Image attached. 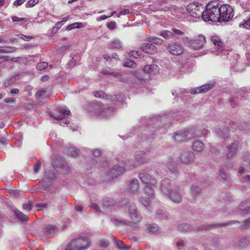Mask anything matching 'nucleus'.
Listing matches in <instances>:
<instances>
[{
	"instance_id": "nucleus-63",
	"label": "nucleus",
	"mask_w": 250,
	"mask_h": 250,
	"mask_svg": "<svg viewBox=\"0 0 250 250\" xmlns=\"http://www.w3.org/2000/svg\"><path fill=\"white\" fill-rule=\"evenodd\" d=\"M90 207L92 208L95 209V210L100 211V208L97 204L95 203H91L90 205Z\"/></svg>"
},
{
	"instance_id": "nucleus-21",
	"label": "nucleus",
	"mask_w": 250,
	"mask_h": 250,
	"mask_svg": "<svg viewBox=\"0 0 250 250\" xmlns=\"http://www.w3.org/2000/svg\"><path fill=\"white\" fill-rule=\"evenodd\" d=\"M250 212V199L246 202H242L239 205L238 212L240 214H247Z\"/></svg>"
},
{
	"instance_id": "nucleus-10",
	"label": "nucleus",
	"mask_w": 250,
	"mask_h": 250,
	"mask_svg": "<svg viewBox=\"0 0 250 250\" xmlns=\"http://www.w3.org/2000/svg\"><path fill=\"white\" fill-rule=\"evenodd\" d=\"M103 106L99 103H94L91 104L88 107V110L91 115L97 117H105V114L102 112Z\"/></svg>"
},
{
	"instance_id": "nucleus-39",
	"label": "nucleus",
	"mask_w": 250,
	"mask_h": 250,
	"mask_svg": "<svg viewBox=\"0 0 250 250\" xmlns=\"http://www.w3.org/2000/svg\"><path fill=\"white\" fill-rule=\"evenodd\" d=\"M136 63L130 60H127L124 63V66L125 67L134 68L136 67Z\"/></svg>"
},
{
	"instance_id": "nucleus-58",
	"label": "nucleus",
	"mask_w": 250,
	"mask_h": 250,
	"mask_svg": "<svg viewBox=\"0 0 250 250\" xmlns=\"http://www.w3.org/2000/svg\"><path fill=\"white\" fill-rule=\"evenodd\" d=\"M41 167L40 163L38 162L34 167V170L35 173H38Z\"/></svg>"
},
{
	"instance_id": "nucleus-31",
	"label": "nucleus",
	"mask_w": 250,
	"mask_h": 250,
	"mask_svg": "<svg viewBox=\"0 0 250 250\" xmlns=\"http://www.w3.org/2000/svg\"><path fill=\"white\" fill-rule=\"evenodd\" d=\"M116 245L118 249L120 250H128L130 248V246H125L124 243L121 240L116 241Z\"/></svg>"
},
{
	"instance_id": "nucleus-38",
	"label": "nucleus",
	"mask_w": 250,
	"mask_h": 250,
	"mask_svg": "<svg viewBox=\"0 0 250 250\" xmlns=\"http://www.w3.org/2000/svg\"><path fill=\"white\" fill-rule=\"evenodd\" d=\"M15 213L17 217L21 220L25 221L28 219L27 216L24 214L22 212L19 210L15 211Z\"/></svg>"
},
{
	"instance_id": "nucleus-60",
	"label": "nucleus",
	"mask_w": 250,
	"mask_h": 250,
	"mask_svg": "<svg viewBox=\"0 0 250 250\" xmlns=\"http://www.w3.org/2000/svg\"><path fill=\"white\" fill-rule=\"evenodd\" d=\"M12 20L13 22H19V21H23L24 20L22 18H20L16 16H14L12 17Z\"/></svg>"
},
{
	"instance_id": "nucleus-54",
	"label": "nucleus",
	"mask_w": 250,
	"mask_h": 250,
	"mask_svg": "<svg viewBox=\"0 0 250 250\" xmlns=\"http://www.w3.org/2000/svg\"><path fill=\"white\" fill-rule=\"evenodd\" d=\"M212 226H213L214 227H220L222 226L220 224H215V225H210L208 226H205L204 228H202L201 229L202 230H208L210 229Z\"/></svg>"
},
{
	"instance_id": "nucleus-4",
	"label": "nucleus",
	"mask_w": 250,
	"mask_h": 250,
	"mask_svg": "<svg viewBox=\"0 0 250 250\" xmlns=\"http://www.w3.org/2000/svg\"><path fill=\"white\" fill-rule=\"evenodd\" d=\"M125 208H127L129 212L130 220L127 221L128 225L133 226V224H137L142 221V217L137 210L136 205L133 204L127 203Z\"/></svg>"
},
{
	"instance_id": "nucleus-16",
	"label": "nucleus",
	"mask_w": 250,
	"mask_h": 250,
	"mask_svg": "<svg viewBox=\"0 0 250 250\" xmlns=\"http://www.w3.org/2000/svg\"><path fill=\"white\" fill-rule=\"evenodd\" d=\"M94 96L97 98H103L110 99L112 101H120V99L121 98L120 95H114L113 96H108L106 93L102 91L94 92Z\"/></svg>"
},
{
	"instance_id": "nucleus-6",
	"label": "nucleus",
	"mask_w": 250,
	"mask_h": 250,
	"mask_svg": "<svg viewBox=\"0 0 250 250\" xmlns=\"http://www.w3.org/2000/svg\"><path fill=\"white\" fill-rule=\"evenodd\" d=\"M219 12L220 13L219 22L228 21L231 19L234 16L233 9L229 5H222L220 7L219 6Z\"/></svg>"
},
{
	"instance_id": "nucleus-55",
	"label": "nucleus",
	"mask_w": 250,
	"mask_h": 250,
	"mask_svg": "<svg viewBox=\"0 0 250 250\" xmlns=\"http://www.w3.org/2000/svg\"><path fill=\"white\" fill-rule=\"evenodd\" d=\"M39 2V0H29L27 4L29 7H33Z\"/></svg>"
},
{
	"instance_id": "nucleus-19",
	"label": "nucleus",
	"mask_w": 250,
	"mask_h": 250,
	"mask_svg": "<svg viewBox=\"0 0 250 250\" xmlns=\"http://www.w3.org/2000/svg\"><path fill=\"white\" fill-rule=\"evenodd\" d=\"M211 42L215 45L218 51H222L224 48V42L221 38L217 35H212L210 38Z\"/></svg>"
},
{
	"instance_id": "nucleus-45",
	"label": "nucleus",
	"mask_w": 250,
	"mask_h": 250,
	"mask_svg": "<svg viewBox=\"0 0 250 250\" xmlns=\"http://www.w3.org/2000/svg\"><path fill=\"white\" fill-rule=\"evenodd\" d=\"M16 101V99L14 97L6 98L4 99L5 103L7 104L15 103Z\"/></svg>"
},
{
	"instance_id": "nucleus-56",
	"label": "nucleus",
	"mask_w": 250,
	"mask_h": 250,
	"mask_svg": "<svg viewBox=\"0 0 250 250\" xmlns=\"http://www.w3.org/2000/svg\"><path fill=\"white\" fill-rule=\"evenodd\" d=\"M25 0H16L14 1L13 4L15 6H19L22 4Z\"/></svg>"
},
{
	"instance_id": "nucleus-40",
	"label": "nucleus",
	"mask_w": 250,
	"mask_h": 250,
	"mask_svg": "<svg viewBox=\"0 0 250 250\" xmlns=\"http://www.w3.org/2000/svg\"><path fill=\"white\" fill-rule=\"evenodd\" d=\"M110 46L112 48H119L121 47V43L119 40H114L111 42Z\"/></svg>"
},
{
	"instance_id": "nucleus-26",
	"label": "nucleus",
	"mask_w": 250,
	"mask_h": 250,
	"mask_svg": "<svg viewBox=\"0 0 250 250\" xmlns=\"http://www.w3.org/2000/svg\"><path fill=\"white\" fill-rule=\"evenodd\" d=\"M250 244V238L249 237H242L239 240V246L242 248H246Z\"/></svg>"
},
{
	"instance_id": "nucleus-14",
	"label": "nucleus",
	"mask_w": 250,
	"mask_h": 250,
	"mask_svg": "<svg viewBox=\"0 0 250 250\" xmlns=\"http://www.w3.org/2000/svg\"><path fill=\"white\" fill-rule=\"evenodd\" d=\"M184 33L178 29H173L172 31L163 30L162 31L160 35L165 39L168 40L173 38L176 35H183Z\"/></svg>"
},
{
	"instance_id": "nucleus-48",
	"label": "nucleus",
	"mask_w": 250,
	"mask_h": 250,
	"mask_svg": "<svg viewBox=\"0 0 250 250\" xmlns=\"http://www.w3.org/2000/svg\"><path fill=\"white\" fill-rule=\"evenodd\" d=\"M46 93V91L43 89H41L36 93V97L38 98H40L42 96L44 95Z\"/></svg>"
},
{
	"instance_id": "nucleus-9",
	"label": "nucleus",
	"mask_w": 250,
	"mask_h": 250,
	"mask_svg": "<svg viewBox=\"0 0 250 250\" xmlns=\"http://www.w3.org/2000/svg\"><path fill=\"white\" fill-rule=\"evenodd\" d=\"M79 250H86L91 245V240L88 237H80L73 239Z\"/></svg>"
},
{
	"instance_id": "nucleus-64",
	"label": "nucleus",
	"mask_w": 250,
	"mask_h": 250,
	"mask_svg": "<svg viewBox=\"0 0 250 250\" xmlns=\"http://www.w3.org/2000/svg\"><path fill=\"white\" fill-rule=\"evenodd\" d=\"M19 89L18 88H13L11 90L10 93L12 95H16L19 93Z\"/></svg>"
},
{
	"instance_id": "nucleus-52",
	"label": "nucleus",
	"mask_w": 250,
	"mask_h": 250,
	"mask_svg": "<svg viewBox=\"0 0 250 250\" xmlns=\"http://www.w3.org/2000/svg\"><path fill=\"white\" fill-rule=\"evenodd\" d=\"M130 13L128 9H124L121 11L118 15V17H120L121 15H125Z\"/></svg>"
},
{
	"instance_id": "nucleus-24",
	"label": "nucleus",
	"mask_w": 250,
	"mask_h": 250,
	"mask_svg": "<svg viewBox=\"0 0 250 250\" xmlns=\"http://www.w3.org/2000/svg\"><path fill=\"white\" fill-rule=\"evenodd\" d=\"M139 187V184L137 179H134L130 181L128 189L130 191L134 193L137 191Z\"/></svg>"
},
{
	"instance_id": "nucleus-37",
	"label": "nucleus",
	"mask_w": 250,
	"mask_h": 250,
	"mask_svg": "<svg viewBox=\"0 0 250 250\" xmlns=\"http://www.w3.org/2000/svg\"><path fill=\"white\" fill-rule=\"evenodd\" d=\"M103 114H104L106 115L105 117H100L102 118H106L108 116H110L113 114V110L111 108H105L103 107L102 112Z\"/></svg>"
},
{
	"instance_id": "nucleus-11",
	"label": "nucleus",
	"mask_w": 250,
	"mask_h": 250,
	"mask_svg": "<svg viewBox=\"0 0 250 250\" xmlns=\"http://www.w3.org/2000/svg\"><path fill=\"white\" fill-rule=\"evenodd\" d=\"M195 160L194 153L191 151H183L180 156L181 162L186 165L192 164Z\"/></svg>"
},
{
	"instance_id": "nucleus-18",
	"label": "nucleus",
	"mask_w": 250,
	"mask_h": 250,
	"mask_svg": "<svg viewBox=\"0 0 250 250\" xmlns=\"http://www.w3.org/2000/svg\"><path fill=\"white\" fill-rule=\"evenodd\" d=\"M139 178L142 181L146 184L149 185H154L156 183V180L148 173L142 172L139 174Z\"/></svg>"
},
{
	"instance_id": "nucleus-49",
	"label": "nucleus",
	"mask_w": 250,
	"mask_h": 250,
	"mask_svg": "<svg viewBox=\"0 0 250 250\" xmlns=\"http://www.w3.org/2000/svg\"><path fill=\"white\" fill-rule=\"evenodd\" d=\"M109 245V243L105 240H102L100 241V245L101 247L106 248Z\"/></svg>"
},
{
	"instance_id": "nucleus-57",
	"label": "nucleus",
	"mask_w": 250,
	"mask_h": 250,
	"mask_svg": "<svg viewBox=\"0 0 250 250\" xmlns=\"http://www.w3.org/2000/svg\"><path fill=\"white\" fill-rule=\"evenodd\" d=\"M116 23L114 21H111L107 24V27L110 29H114L116 28Z\"/></svg>"
},
{
	"instance_id": "nucleus-1",
	"label": "nucleus",
	"mask_w": 250,
	"mask_h": 250,
	"mask_svg": "<svg viewBox=\"0 0 250 250\" xmlns=\"http://www.w3.org/2000/svg\"><path fill=\"white\" fill-rule=\"evenodd\" d=\"M135 164L132 165L130 161L125 162V167H120L118 165H115L110 172L108 174L109 178L113 179L118 175L122 174L126 169H132L135 167L147 162L149 158L144 152L141 151L135 154Z\"/></svg>"
},
{
	"instance_id": "nucleus-51",
	"label": "nucleus",
	"mask_w": 250,
	"mask_h": 250,
	"mask_svg": "<svg viewBox=\"0 0 250 250\" xmlns=\"http://www.w3.org/2000/svg\"><path fill=\"white\" fill-rule=\"evenodd\" d=\"M36 207L40 209H43L47 207V204L44 203H38L36 205Z\"/></svg>"
},
{
	"instance_id": "nucleus-25",
	"label": "nucleus",
	"mask_w": 250,
	"mask_h": 250,
	"mask_svg": "<svg viewBox=\"0 0 250 250\" xmlns=\"http://www.w3.org/2000/svg\"><path fill=\"white\" fill-rule=\"evenodd\" d=\"M204 145L199 140L194 141L192 145V149L195 151H200L203 149Z\"/></svg>"
},
{
	"instance_id": "nucleus-44",
	"label": "nucleus",
	"mask_w": 250,
	"mask_h": 250,
	"mask_svg": "<svg viewBox=\"0 0 250 250\" xmlns=\"http://www.w3.org/2000/svg\"><path fill=\"white\" fill-rule=\"evenodd\" d=\"M179 229L181 231H188L189 229V225L188 224H183L179 226Z\"/></svg>"
},
{
	"instance_id": "nucleus-30",
	"label": "nucleus",
	"mask_w": 250,
	"mask_h": 250,
	"mask_svg": "<svg viewBox=\"0 0 250 250\" xmlns=\"http://www.w3.org/2000/svg\"><path fill=\"white\" fill-rule=\"evenodd\" d=\"M67 154L70 156L75 157L79 153V150L74 146H71L67 150Z\"/></svg>"
},
{
	"instance_id": "nucleus-15",
	"label": "nucleus",
	"mask_w": 250,
	"mask_h": 250,
	"mask_svg": "<svg viewBox=\"0 0 250 250\" xmlns=\"http://www.w3.org/2000/svg\"><path fill=\"white\" fill-rule=\"evenodd\" d=\"M144 71L150 77H152L158 73L159 68L158 66L155 64L147 65L144 67Z\"/></svg>"
},
{
	"instance_id": "nucleus-13",
	"label": "nucleus",
	"mask_w": 250,
	"mask_h": 250,
	"mask_svg": "<svg viewBox=\"0 0 250 250\" xmlns=\"http://www.w3.org/2000/svg\"><path fill=\"white\" fill-rule=\"evenodd\" d=\"M167 49L169 52L173 55L179 56L184 52V48L182 45L176 42H173L168 45Z\"/></svg>"
},
{
	"instance_id": "nucleus-20",
	"label": "nucleus",
	"mask_w": 250,
	"mask_h": 250,
	"mask_svg": "<svg viewBox=\"0 0 250 250\" xmlns=\"http://www.w3.org/2000/svg\"><path fill=\"white\" fill-rule=\"evenodd\" d=\"M213 84H206L200 87L190 90V93L193 94L204 93L208 91L213 87Z\"/></svg>"
},
{
	"instance_id": "nucleus-17",
	"label": "nucleus",
	"mask_w": 250,
	"mask_h": 250,
	"mask_svg": "<svg viewBox=\"0 0 250 250\" xmlns=\"http://www.w3.org/2000/svg\"><path fill=\"white\" fill-rule=\"evenodd\" d=\"M141 50L147 53L153 54L157 52V48L153 44L150 43H144L141 47Z\"/></svg>"
},
{
	"instance_id": "nucleus-43",
	"label": "nucleus",
	"mask_w": 250,
	"mask_h": 250,
	"mask_svg": "<svg viewBox=\"0 0 250 250\" xmlns=\"http://www.w3.org/2000/svg\"><path fill=\"white\" fill-rule=\"evenodd\" d=\"M242 229H247L250 228V218L245 220L244 224L241 226Z\"/></svg>"
},
{
	"instance_id": "nucleus-59",
	"label": "nucleus",
	"mask_w": 250,
	"mask_h": 250,
	"mask_svg": "<svg viewBox=\"0 0 250 250\" xmlns=\"http://www.w3.org/2000/svg\"><path fill=\"white\" fill-rule=\"evenodd\" d=\"M19 37L24 41H29L32 38L31 36H27L22 34L20 35Z\"/></svg>"
},
{
	"instance_id": "nucleus-28",
	"label": "nucleus",
	"mask_w": 250,
	"mask_h": 250,
	"mask_svg": "<svg viewBox=\"0 0 250 250\" xmlns=\"http://www.w3.org/2000/svg\"><path fill=\"white\" fill-rule=\"evenodd\" d=\"M217 135L223 138H226L229 136V130L227 127L223 128L222 130L216 131Z\"/></svg>"
},
{
	"instance_id": "nucleus-2",
	"label": "nucleus",
	"mask_w": 250,
	"mask_h": 250,
	"mask_svg": "<svg viewBox=\"0 0 250 250\" xmlns=\"http://www.w3.org/2000/svg\"><path fill=\"white\" fill-rule=\"evenodd\" d=\"M219 6L214 2L208 3L206 6L202 15V19L206 21H218L220 20Z\"/></svg>"
},
{
	"instance_id": "nucleus-8",
	"label": "nucleus",
	"mask_w": 250,
	"mask_h": 250,
	"mask_svg": "<svg viewBox=\"0 0 250 250\" xmlns=\"http://www.w3.org/2000/svg\"><path fill=\"white\" fill-rule=\"evenodd\" d=\"M205 42V36L200 35L195 37L194 39L190 40L188 42V44L194 49L199 50L202 48Z\"/></svg>"
},
{
	"instance_id": "nucleus-50",
	"label": "nucleus",
	"mask_w": 250,
	"mask_h": 250,
	"mask_svg": "<svg viewBox=\"0 0 250 250\" xmlns=\"http://www.w3.org/2000/svg\"><path fill=\"white\" fill-rule=\"evenodd\" d=\"M129 55L135 58H137L140 56L139 52L136 51H132L129 52Z\"/></svg>"
},
{
	"instance_id": "nucleus-12",
	"label": "nucleus",
	"mask_w": 250,
	"mask_h": 250,
	"mask_svg": "<svg viewBox=\"0 0 250 250\" xmlns=\"http://www.w3.org/2000/svg\"><path fill=\"white\" fill-rule=\"evenodd\" d=\"M193 130H186L182 132H177L175 134L174 139L176 141L182 142L186 139H188L192 138Z\"/></svg>"
},
{
	"instance_id": "nucleus-41",
	"label": "nucleus",
	"mask_w": 250,
	"mask_h": 250,
	"mask_svg": "<svg viewBox=\"0 0 250 250\" xmlns=\"http://www.w3.org/2000/svg\"><path fill=\"white\" fill-rule=\"evenodd\" d=\"M113 204L112 200L109 198H105L103 200V205L104 207H108Z\"/></svg>"
},
{
	"instance_id": "nucleus-62",
	"label": "nucleus",
	"mask_w": 250,
	"mask_h": 250,
	"mask_svg": "<svg viewBox=\"0 0 250 250\" xmlns=\"http://www.w3.org/2000/svg\"><path fill=\"white\" fill-rule=\"evenodd\" d=\"M93 153L95 157H98L101 155V152L99 149H96L93 151Z\"/></svg>"
},
{
	"instance_id": "nucleus-42",
	"label": "nucleus",
	"mask_w": 250,
	"mask_h": 250,
	"mask_svg": "<svg viewBox=\"0 0 250 250\" xmlns=\"http://www.w3.org/2000/svg\"><path fill=\"white\" fill-rule=\"evenodd\" d=\"M48 66V63L46 62H42L39 63L37 65V69L38 70L41 71Z\"/></svg>"
},
{
	"instance_id": "nucleus-36",
	"label": "nucleus",
	"mask_w": 250,
	"mask_h": 250,
	"mask_svg": "<svg viewBox=\"0 0 250 250\" xmlns=\"http://www.w3.org/2000/svg\"><path fill=\"white\" fill-rule=\"evenodd\" d=\"M16 51V48L12 46L1 47V53H10Z\"/></svg>"
},
{
	"instance_id": "nucleus-47",
	"label": "nucleus",
	"mask_w": 250,
	"mask_h": 250,
	"mask_svg": "<svg viewBox=\"0 0 250 250\" xmlns=\"http://www.w3.org/2000/svg\"><path fill=\"white\" fill-rule=\"evenodd\" d=\"M219 176L220 178L223 180H225L227 178V174L224 172L223 170L222 169H219Z\"/></svg>"
},
{
	"instance_id": "nucleus-32",
	"label": "nucleus",
	"mask_w": 250,
	"mask_h": 250,
	"mask_svg": "<svg viewBox=\"0 0 250 250\" xmlns=\"http://www.w3.org/2000/svg\"><path fill=\"white\" fill-rule=\"evenodd\" d=\"M144 191L145 194L149 196L150 197H153L154 194L153 189L148 186H146L144 188Z\"/></svg>"
},
{
	"instance_id": "nucleus-7",
	"label": "nucleus",
	"mask_w": 250,
	"mask_h": 250,
	"mask_svg": "<svg viewBox=\"0 0 250 250\" xmlns=\"http://www.w3.org/2000/svg\"><path fill=\"white\" fill-rule=\"evenodd\" d=\"M70 111L64 107H58L54 113L50 114L51 117L57 120H61L70 115Z\"/></svg>"
},
{
	"instance_id": "nucleus-61",
	"label": "nucleus",
	"mask_w": 250,
	"mask_h": 250,
	"mask_svg": "<svg viewBox=\"0 0 250 250\" xmlns=\"http://www.w3.org/2000/svg\"><path fill=\"white\" fill-rule=\"evenodd\" d=\"M8 42V40L6 39L5 36H0V43H6Z\"/></svg>"
},
{
	"instance_id": "nucleus-35",
	"label": "nucleus",
	"mask_w": 250,
	"mask_h": 250,
	"mask_svg": "<svg viewBox=\"0 0 250 250\" xmlns=\"http://www.w3.org/2000/svg\"><path fill=\"white\" fill-rule=\"evenodd\" d=\"M65 250H79L74 240H72L66 246Z\"/></svg>"
},
{
	"instance_id": "nucleus-23",
	"label": "nucleus",
	"mask_w": 250,
	"mask_h": 250,
	"mask_svg": "<svg viewBox=\"0 0 250 250\" xmlns=\"http://www.w3.org/2000/svg\"><path fill=\"white\" fill-rule=\"evenodd\" d=\"M238 146L236 143H233L228 147L227 157L228 158H231L235 153L237 149Z\"/></svg>"
},
{
	"instance_id": "nucleus-27",
	"label": "nucleus",
	"mask_w": 250,
	"mask_h": 250,
	"mask_svg": "<svg viewBox=\"0 0 250 250\" xmlns=\"http://www.w3.org/2000/svg\"><path fill=\"white\" fill-rule=\"evenodd\" d=\"M83 23L81 22H74L72 24L68 25L66 27V30L70 31L74 29H80L83 27Z\"/></svg>"
},
{
	"instance_id": "nucleus-53",
	"label": "nucleus",
	"mask_w": 250,
	"mask_h": 250,
	"mask_svg": "<svg viewBox=\"0 0 250 250\" xmlns=\"http://www.w3.org/2000/svg\"><path fill=\"white\" fill-rule=\"evenodd\" d=\"M23 208L24 209L27 211H30L32 209V204L30 203L28 204H24L23 205Z\"/></svg>"
},
{
	"instance_id": "nucleus-3",
	"label": "nucleus",
	"mask_w": 250,
	"mask_h": 250,
	"mask_svg": "<svg viewBox=\"0 0 250 250\" xmlns=\"http://www.w3.org/2000/svg\"><path fill=\"white\" fill-rule=\"evenodd\" d=\"M170 181L168 179L163 180L161 184V190L165 195L175 203H180L182 201L180 194L177 191H170L169 188Z\"/></svg>"
},
{
	"instance_id": "nucleus-33",
	"label": "nucleus",
	"mask_w": 250,
	"mask_h": 250,
	"mask_svg": "<svg viewBox=\"0 0 250 250\" xmlns=\"http://www.w3.org/2000/svg\"><path fill=\"white\" fill-rule=\"evenodd\" d=\"M147 229L149 232L152 233H156L159 231V227L156 224L149 225L147 227Z\"/></svg>"
},
{
	"instance_id": "nucleus-29",
	"label": "nucleus",
	"mask_w": 250,
	"mask_h": 250,
	"mask_svg": "<svg viewBox=\"0 0 250 250\" xmlns=\"http://www.w3.org/2000/svg\"><path fill=\"white\" fill-rule=\"evenodd\" d=\"M193 131V136H192V137H201L203 135H207L208 134V131L206 129H204L202 132L200 131V130H194V129H192Z\"/></svg>"
},
{
	"instance_id": "nucleus-34",
	"label": "nucleus",
	"mask_w": 250,
	"mask_h": 250,
	"mask_svg": "<svg viewBox=\"0 0 250 250\" xmlns=\"http://www.w3.org/2000/svg\"><path fill=\"white\" fill-rule=\"evenodd\" d=\"M149 41L152 44H155L157 45H160L163 43V40L156 37H152L149 38Z\"/></svg>"
},
{
	"instance_id": "nucleus-5",
	"label": "nucleus",
	"mask_w": 250,
	"mask_h": 250,
	"mask_svg": "<svg viewBox=\"0 0 250 250\" xmlns=\"http://www.w3.org/2000/svg\"><path fill=\"white\" fill-rule=\"evenodd\" d=\"M186 9L191 17L195 18H202L204 8L202 4L198 2L190 3L187 5Z\"/></svg>"
},
{
	"instance_id": "nucleus-22",
	"label": "nucleus",
	"mask_w": 250,
	"mask_h": 250,
	"mask_svg": "<svg viewBox=\"0 0 250 250\" xmlns=\"http://www.w3.org/2000/svg\"><path fill=\"white\" fill-rule=\"evenodd\" d=\"M55 231V228L54 226L51 225H46L43 229V232L44 235L48 237H51L54 235Z\"/></svg>"
},
{
	"instance_id": "nucleus-46",
	"label": "nucleus",
	"mask_w": 250,
	"mask_h": 250,
	"mask_svg": "<svg viewBox=\"0 0 250 250\" xmlns=\"http://www.w3.org/2000/svg\"><path fill=\"white\" fill-rule=\"evenodd\" d=\"M141 202L146 207H148L150 203V199L147 197L146 198H142Z\"/></svg>"
}]
</instances>
